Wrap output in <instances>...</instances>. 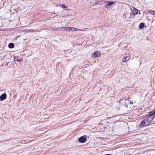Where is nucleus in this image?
I'll list each match as a JSON object with an SVG mask.
<instances>
[{"instance_id":"obj_1","label":"nucleus","mask_w":155,"mask_h":155,"mask_svg":"<svg viewBox=\"0 0 155 155\" xmlns=\"http://www.w3.org/2000/svg\"><path fill=\"white\" fill-rule=\"evenodd\" d=\"M153 118L152 119L148 118L147 117L144 119L140 123L139 126L141 127H143L149 124L153 120Z\"/></svg>"},{"instance_id":"obj_2","label":"nucleus","mask_w":155,"mask_h":155,"mask_svg":"<svg viewBox=\"0 0 155 155\" xmlns=\"http://www.w3.org/2000/svg\"><path fill=\"white\" fill-rule=\"evenodd\" d=\"M87 138V136L86 135L82 136L78 138V141L81 143H84L86 141Z\"/></svg>"},{"instance_id":"obj_3","label":"nucleus","mask_w":155,"mask_h":155,"mask_svg":"<svg viewBox=\"0 0 155 155\" xmlns=\"http://www.w3.org/2000/svg\"><path fill=\"white\" fill-rule=\"evenodd\" d=\"M115 2L111 1H107L106 2L105 7L106 8H110L111 7V6L113 4L115 3Z\"/></svg>"},{"instance_id":"obj_4","label":"nucleus","mask_w":155,"mask_h":155,"mask_svg":"<svg viewBox=\"0 0 155 155\" xmlns=\"http://www.w3.org/2000/svg\"><path fill=\"white\" fill-rule=\"evenodd\" d=\"M155 114V111L153 110L152 111L150 112L149 113L148 117H147L148 118L152 119L153 118V119L154 117L155 116L154 114Z\"/></svg>"},{"instance_id":"obj_5","label":"nucleus","mask_w":155,"mask_h":155,"mask_svg":"<svg viewBox=\"0 0 155 155\" xmlns=\"http://www.w3.org/2000/svg\"><path fill=\"white\" fill-rule=\"evenodd\" d=\"M120 106L122 107L124 110L125 111H128L127 109L128 106L125 103H124L123 104H121Z\"/></svg>"},{"instance_id":"obj_6","label":"nucleus","mask_w":155,"mask_h":155,"mask_svg":"<svg viewBox=\"0 0 155 155\" xmlns=\"http://www.w3.org/2000/svg\"><path fill=\"white\" fill-rule=\"evenodd\" d=\"M7 97V95L5 93L1 94L0 96V101H2L5 100Z\"/></svg>"},{"instance_id":"obj_7","label":"nucleus","mask_w":155,"mask_h":155,"mask_svg":"<svg viewBox=\"0 0 155 155\" xmlns=\"http://www.w3.org/2000/svg\"><path fill=\"white\" fill-rule=\"evenodd\" d=\"M100 55V52L99 51H97L92 54L91 56L92 57H98Z\"/></svg>"},{"instance_id":"obj_8","label":"nucleus","mask_w":155,"mask_h":155,"mask_svg":"<svg viewBox=\"0 0 155 155\" xmlns=\"http://www.w3.org/2000/svg\"><path fill=\"white\" fill-rule=\"evenodd\" d=\"M105 3V1L104 0H101L98 1L97 2H95V5H101L104 4Z\"/></svg>"},{"instance_id":"obj_9","label":"nucleus","mask_w":155,"mask_h":155,"mask_svg":"<svg viewBox=\"0 0 155 155\" xmlns=\"http://www.w3.org/2000/svg\"><path fill=\"white\" fill-rule=\"evenodd\" d=\"M130 57L129 56H127L123 58L122 59V61L123 62H126L128 61L130 59Z\"/></svg>"},{"instance_id":"obj_10","label":"nucleus","mask_w":155,"mask_h":155,"mask_svg":"<svg viewBox=\"0 0 155 155\" xmlns=\"http://www.w3.org/2000/svg\"><path fill=\"white\" fill-rule=\"evenodd\" d=\"M138 12V10L135 8H134L132 11L134 15H136L137 14Z\"/></svg>"},{"instance_id":"obj_11","label":"nucleus","mask_w":155,"mask_h":155,"mask_svg":"<svg viewBox=\"0 0 155 155\" xmlns=\"http://www.w3.org/2000/svg\"><path fill=\"white\" fill-rule=\"evenodd\" d=\"M8 47L9 48H12L14 47V45L13 43H10L8 45Z\"/></svg>"},{"instance_id":"obj_12","label":"nucleus","mask_w":155,"mask_h":155,"mask_svg":"<svg viewBox=\"0 0 155 155\" xmlns=\"http://www.w3.org/2000/svg\"><path fill=\"white\" fill-rule=\"evenodd\" d=\"M144 24L143 23H140L139 26V29H141L143 28L144 27Z\"/></svg>"},{"instance_id":"obj_13","label":"nucleus","mask_w":155,"mask_h":155,"mask_svg":"<svg viewBox=\"0 0 155 155\" xmlns=\"http://www.w3.org/2000/svg\"><path fill=\"white\" fill-rule=\"evenodd\" d=\"M148 12L152 15H155V11L149 10Z\"/></svg>"},{"instance_id":"obj_14","label":"nucleus","mask_w":155,"mask_h":155,"mask_svg":"<svg viewBox=\"0 0 155 155\" xmlns=\"http://www.w3.org/2000/svg\"><path fill=\"white\" fill-rule=\"evenodd\" d=\"M62 28L64 29V30H65L67 31H71V27H67L66 28L65 27H62Z\"/></svg>"},{"instance_id":"obj_15","label":"nucleus","mask_w":155,"mask_h":155,"mask_svg":"<svg viewBox=\"0 0 155 155\" xmlns=\"http://www.w3.org/2000/svg\"><path fill=\"white\" fill-rule=\"evenodd\" d=\"M15 60L16 61H18L20 62H21L23 61V60L21 58H16L15 59Z\"/></svg>"},{"instance_id":"obj_16","label":"nucleus","mask_w":155,"mask_h":155,"mask_svg":"<svg viewBox=\"0 0 155 155\" xmlns=\"http://www.w3.org/2000/svg\"><path fill=\"white\" fill-rule=\"evenodd\" d=\"M76 30H77V29L71 27V31H76Z\"/></svg>"},{"instance_id":"obj_17","label":"nucleus","mask_w":155,"mask_h":155,"mask_svg":"<svg viewBox=\"0 0 155 155\" xmlns=\"http://www.w3.org/2000/svg\"><path fill=\"white\" fill-rule=\"evenodd\" d=\"M62 7L63 8H67V7L65 6V5L64 4H62L61 5Z\"/></svg>"},{"instance_id":"obj_18","label":"nucleus","mask_w":155,"mask_h":155,"mask_svg":"<svg viewBox=\"0 0 155 155\" xmlns=\"http://www.w3.org/2000/svg\"><path fill=\"white\" fill-rule=\"evenodd\" d=\"M129 103L130 104H133V101L132 100L130 101Z\"/></svg>"},{"instance_id":"obj_19","label":"nucleus","mask_w":155,"mask_h":155,"mask_svg":"<svg viewBox=\"0 0 155 155\" xmlns=\"http://www.w3.org/2000/svg\"><path fill=\"white\" fill-rule=\"evenodd\" d=\"M30 31H35V30H30Z\"/></svg>"},{"instance_id":"obj_20","label":"nucleus","mask_w":155,"mask_h":155,"mask_svg":"<svg viewBox=\"0 0 155 155\" xmlns=\"http://www.w3.org/2000/svg\"><path fill=\"white\" fill-rule=\"evenodd\" d=\"M5 57V56H4L2 58V59H4V58Z\"/></svg>"}]
</instances>
